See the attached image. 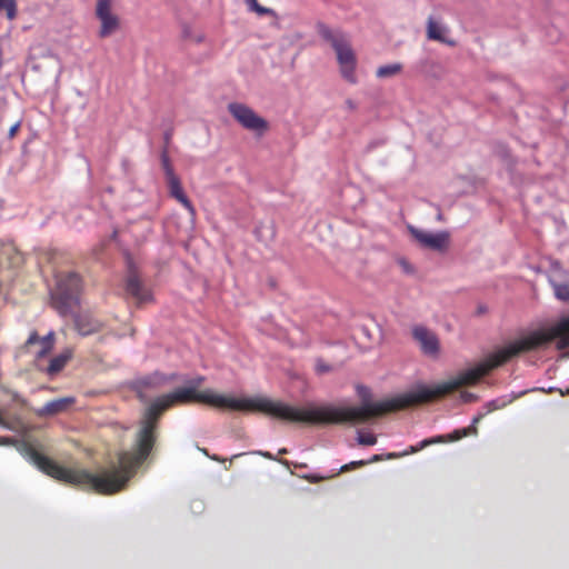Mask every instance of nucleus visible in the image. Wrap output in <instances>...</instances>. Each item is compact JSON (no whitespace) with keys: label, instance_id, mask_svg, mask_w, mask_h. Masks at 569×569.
<instances>
[{"label":"nucleus","instance_id":"4468645a","mask_svg":"<svg viewBox=\"0 0 569 569\" xmlns=\"http://www.w3.org/2000/svg\"><path fill=\"white\" fill-rule=\"evenodd\" d=\"M74 403V398H59L47 402L40 410V416H54L66 411L71 405Z\"/></svg>","mask_w":569,"mask_h":569},{"label":"nucleus","instance_id":"4be33fe9","mask_svg":"<svg viewBox=\"0 0 569 569\" xmlns=\"http://www.w3.org/2000/svg\"><path fill=\"white\" fill-rule=\"evenodd\" d=\"M552 288L557 299L561 301H569V284L552 282Z\"/></svg>","mask_w":569,"mask_h":569},{"label":"nucleus","instance_id":"2f4dec72","mask_svg":"<svg viewBox=\"0 0 569 569\" xmlns=\"http://www.w3.org/2000/svg\"><path fill=\"white\" fill-rule=\"evenodd\" d=\"M204 382V377L199 376L190 381V386H196V389H198L199 386H201Z\"/></svg>","mask_w":569,"mask_h":569},{"label":"nucleus","instance_id":"aec40b11","mask_svg":"<svg viewBox=\"0 0 569 569\" xmlns=\"http://www.w3.org/2000/svg\"><path fill=\"white\" fill-rule=\"evenodd\" d=\"M6 10L9 20H14L18 14L17 0H0V11Z\"/></svg>","mask_w":569,"mask_h":569},{"label":"nucleus","instance_id":"6e6552de","mask_svg":"<svg viewBox=\"0 0 569 569\" xmlns=\"http://www.w3.org/2000/svg\"><path fill=\"white\" fill-rule=\"evenodd\" d=\"M412 237L423 247L433 251L443 252L449 246V233L440 231L431 233L410 227Z\"/></svg>","mask_w":569,"mask_h":569},{"label":"nucleus","instance_id":"5701e85b","mask_svg":"<svg viewBox=\"0 0 569 569\" xmlns=\"http://www.w3.org/2000/svg\"><path fill=\"white\" fill-rule=\"evenodd\" d=\"M367 465H368V461H365V460L351 461L349 463L341 466L338 473L348 472V471L355 470L357 468L365 467Z\"/></svg>","mask_w":569,"mask_h":569},{"label":"nucleus","instance_id":"39448f33","mask_svg":"<svg viewBox=\"0 0 569 569\" xmlns=\"http://www.w3.org/2000/svg\"><path fill=\"white\" fill-rule=\"evenodd\" d=\"M318 32L322 39L328 41L336 51L342 77L350 83L357 82L356 64L357 59L348 38L340 31H333L325 24H320Z\"/></svg>","mask_w":569,"mask_h":569},{"label":"nucleus","instance_id":"b1692460","mask_svg":"<svg viewBox=\"0 0 569 569\" xmlns=\"http://www.w3.org/2000/svg\"><path fill=\"white\" fill-rule=\"evenodd\" d=\"M358 442L362 446H373L377 442V437L373 433H360Z\"/></svg>","mask_w":569,"mask_h":569},{"label":"nucleus","instance_id":"c85d7f7f","mask_svg":"<svg viewBox=\"0 0 569 569\" xmlns=\"http://www.w3.org/2000/svg\"><path fill=\"white\" fill-rule=\"evenodd\" d=\"M505 406V402H500L499 400H492L487 403L488 412L500 409Z\"/></svg>","mask_w":569,"mask_h":569},{"label":"nucleus","instance_id":"a878e982","mask_svg":"<svg viewBox=\"0 0 569 569\" xmlns=\"http://www.w3.org/2000/svg\"><path fill=\"white\" fill-rule=\"evenodd\" d=\"M333 476H329V477H323V476H319V475H315V473H310V475H306L303 476V478L306 480H308L310 483H318L322 480H326V479H330L332 478Z\"/></svg>","mask_w":569,"mask_h":569},{"label":"nucleus","instance_id":"9b49d317","mask_svg":"<svg viewBox=\"0 0 569 569\" xmlns=\"http://www.w3.org/2000/svg\"><path fill=\"white\" fill-rule=\"evenodd\" d=\"M74 328L81 336H89L99 332L103 323L89 313L74 315Z\"/></svg>","mask_w":569,"mask_h":569},{"label":"nucleus","instance_id":"0eeeda50","mask_svg":"<svg viewBox=\"0 0 569 569\" xmlns=\"http://www.w3.org/2000/svg\"><path fill=\"white\" fill-rule=\"evenodd\" d=\"M96 16L101 22L100 38H107L119 29L120 20L112 12V0H97Z\"/></svg>","mask_w":569,"mask_h":569},{"label":"nucleus","instance_id":"f03ea898","mask_svg":"<svg viewBox=\"0 0 569 569\" xmlns=\"http://www.w3.org/2000/svg\"><path fill=\"white\" fill-rule=\"evenodd\" d=\"M512 342L490 353L476 367L460 372L456 378L438 383L433 388L425 386L378 402H363L359 407L330 406L331 425L363 423L383 415L438 400L463 386H473L491 370L517 357Z\"/></svg>","mask_w":569,"mask_h":569},{"label":"nucleus","instance_id":"bb28decb","mask_svg":"<svg viewBox=\"0 0 569 569\" xmlns=\"http://www.w3.org/2000/svg\"><path fill=\"white\" fill-rule=\"evenodd\" d=\"M330 369H331L330 366L325 363V361L322 359H317V361H316V371L318 373L328 372V371H330Z\"/></svg>","mask_w":569,"mask_h":569},{"label":"nucleus","instance_id":"f704fd0d","mask_svg":"<svg viewBox=\"0 0 569 569\" xmlns=\"http://www.w3.org/2000/svg\"><path fill=\"white\" fill-rule=\"evenodd\" d=\"M260 456L267 458V459H274L273 456L270 453V452H263V451H259L258 452Z\"/></svg>","mask_w":569,"mask_h":569},{"label":"nucleus","instance_id":"393cba45","mask_svg":"<svg viewBox=\"0 0 569 569\" xmlns=\"http://www.w3.org/2000/svg\"><path fill=\"white\" fill-rule=\"evenodd\" d=\"M250 8L259 14H267L270 12L269 9L261 7L257 0H247Z\"/></svg>","mask_w":569,"mask_h":569},{"label":"nucleus","instance_id":"20e7f679","mask_svg":"<svg viewBox=\"0 0 569 569\" xmlns=\"http://www.w3.org/2000/svg\"><path fill=\"white\" fill-rule=\"evenodd\" d=\"M555 340L557 341V348L559 350L569 347V316L561 318L549 328L529 332L512 341V345L519 356L523 352L540 349Z\"/></svg>","mask_w":569,"mask_h":569},{"label":"nucleus","instance_id":"c9c22d12","mask_svg":"<svg viewBox=\"0 0 569 569\" xmlns=\"http://www.w3.org/2000/svg\"><path fill=\"white\" fill-rule=\"evenodd\" d=\"M170 139H171V133L170 132H166L164 133V141H166V144H168L170 142Z\"/></svg>","mask_w":569,"mask_h":569},{"label":"nucleus","instance_id":"f8f14e48","mask_svg":"<svg viewBox=\"0 0 569 569\" xmlns=\"http://www.w3.org/2000/svg\"><path fill=\"white\" fill-rule=\"evenodd\" d=\"M167 183L170 196L174 198L177 201H179L190 212L191 216H194L196 209L192 202L186 196L179 177L176 176L170 179H167Z\"/></svg>","mask_w":569,"mask_h":569},{"label":"nucleus","instance_id":"ddd939ff","mask_svg":"<svg viewBox=\"0 0 569 569\" xmlns=\"http://www.w3.org/2000/svg\"><path fill=\"white\" fill-rule=\"evenodd\" d=\"M448 29L438 23L433 18H429L427 22V36L430 40L455 47L457 42L446 36Z\"/></svg>","mask_w":569,"mask_h":569},{"label":"nucleus","instance_id":"9d476101","mask_svg":"<svg viewBox=\"0 0 569 569\" xmlns=\"http://www.w3.org/2000/svg\"><path fill=\"white\" fill-rule=\"evenodd\" d=\"M126 291L137 300L138 305L152 300L151 291L143 286L134 270H130L126 281Z\"/></svg>","mask_w":569,"mask_h":569},{"label":"nucleus","instance_id":"72a5a7b5","mask_svg":"<svg viewBox=\"0 0 569 569\" xmlns=\"http://www.w3.org/2000/svg\"><path fill=\"white\" fill-rule=\"evenodd\" d=\"M382 460V456L381 455H373L368 461V465L369 463H373V462H378V461H381Z\"/></svg>","mask_w":569,"mask_h":569},{"label":"nucleus","instance_id":"1a4fd4ad","mask_svg":"<svg viewBox=\"0 0 569 569\" xmlns=\"http://www.w3.org/2000/svg\"><path fill=\"white\" fill-rule=\"evenodd\" d=\"M413 339L420 345L425 355L437 357L440 350L439 339L436 333L423 326L412 329Z\"/></svg>","mask_w":569,"mask_h":569},{"label":"nucleus","instance_id":"c756f323","mask_svg":"<svg viewBox=\"0 0 569 569\" xmlns=\"http://www.w3.org/2000/svg\"><path fill=\"white\" fill-rule=\"evenodd\" d=\"M20 126H21L20 121L16 122L13 126H11V128L9 129V132H8L9 139H13L17 136V133L20 129Z\"/></svg>","mask_w":569,"mask_h":569},{"label":"nucleus","instance_id":"7ed1b4c3","mask_svg":"<svg viewBox=\"0 0 569 569\" xmlns=\"http://www.w3.org/2000/svg\"><path fill=\"white\" fill-rule=\"evenodd\" d=\"M83 280L79 273L62 271L56 274V286L51 290V306L62 317L73 315L81 305Z\"/></svg>","mask_w":569,"mask_h":569},{"label":"nucleus","instance_id":"6ab92c4d","mask_svg":"<svg viewBox=\"0 0 569 569\" xmlns=\"http://www.w3.org/2000/svg\"><path fill=\"white\" fill-rule=\"evenodd\" d=\"M41 349L37 353V359L44 358L48 356L53 347H54V332H49L47 336L42 337L40 340Z\"/></svg>","mask_w":569,"mask_h":569},{"label":"nucleus","instance_id":"dca6fc26","mask_svg":"<svg viewBox=\"0 0 569 569\" xmlns=\"http://www.w3.org/2000/svg\"><path fill=\"white\" fill-rule=\"evenodd\" d=\"M482 417H483V415H478L477 417H475L472 419L471 426L453 430L451 433L446 436L447 440L448 441H458L465 437L477 435L478 433L477 423H479V421L482 419Z\"/></svg>","mask_w":569,"mask_h":569},{"label":"nucleus","instance_id":"f3484780","mask_svg":"<svg viewBox=\"0 0 569 569\" xmlns=\"http://www.w3.org/2000/svg\"><path fill=\"white\" fill-rule=\"evenodd\" d=\"M441 441H445V437H438V438H431V439H425L420 442L419 446H411L410 449L403 453H396V452H391V453H388L386 456L387 459H397V458H400L402 456H406L408 453H416L417 451L423 449L425 447L429 446V445H432V443H436V442H441Z\"/></svg>","mask_w":569,"mask_h":569},{"label":"nucleus","instance_id":"a211bd4d","mask_svg":"<svg viewBox=\"0 0 569 569\" xmlns=\"http://www.w3.org/2000/svg\"><path fill=\"white\" fill-rule=\"evenodd\" d=\"M402 71V64L401 63H391L381 66L377 69L376 76L380 79L385 78H391L397 74H399Z\"/></svg>","mask_w":569,"mask_h":569},{"label":"nucleus","instance_id":"cd10ccee","mask_svg":"<svg viewBox=\"0 0 569 569\" xmlns=\"http://www.w3.org/2000/svg\"><path fill=\"white\" fill-rule=\"evenodd\" d=\"M478 397L475 393L463 391L461 392V400L463 402H475L477 401Z\"/></svg>","mask_w":569,"mask_h":569},{"label":"nucleus","instance_id":"423d86ee","mask_svg":"<svg viewBox=\"0 0 569 569\" xmlns=\"http://www.w3.org/2000/svg\"><path fill=\"white\" fill-rule=\"evenodd\" d=\"M228 111L242 128L259 136L269 129L268 121L244 103L231 102L228 104Z\"/></svg>","mask_w":569,"mask_h":569},{"label":"nucleus","instance_id":"f257e3e1","mask_svg":"<svg viewBox=\"0 0 569 569\" xmlns=\"http://www.w3.org/2000/svg\"><path fill=\"white\" fill-rule=\"evenodd\" d=\"M177 403H202L218 409L259 411L277 419L310 425H331L330 406L298 408L268 398H233L211 389L198 390L196 386L179 388L153 400L144 410L132 451H122L118 463H110L91 472L83 468L63 467L29 447L27 453L42 472L67 485L100 495H114L126 489L130 479L151 453L158 435V425L166 410Z\"/></svg>","mask_w":569,"mask_h":569},{"label":"nucleus","instance_id":"412c9836","mask_svg":"<svg viewBox=\"0 0 569 569\" xmlns=\"http://www.w3.org/2000/svg\"><path fill=\"white\" fill-rule=\"evenodd\" d=\"M161 164H162V169L166 174V179H170V178L177 176L174 173L173 167L170 162V158H169L167 148H164L163 151L161 152Z\"/></svg>","mask_w":569,"mask_h":569},{"label":"nucleus","instance_id":"473e14b6","mask_svg":"<svg viewBox=\"0 0 569 569\" xmlns=\"http://www.w3.org/2000/svg\"><path fill=\"white\" fill-rule=\"evenodd\" d=\"M345 103L346 107L351 111H355L357 109V103L352 99H347Z\"/></svg>","mask_w":569,"mask_h":569},{"label":"nucleus","instance_id":"e433bc0d","mask_svg":"<svg viewBox=\"0 0 569 569\" xmlns=\"http://www.w3.org/2000/svg\"><path fill=\"white\" fill-rule=\"evenodd\" d=\"M279 453H280V455L287 453V449H286V448L280 449V450H279Z\"/></svg>","mask_w":569,"mask_h":569},{"label":"nucleus","instance_id":"7c9ffc66","mask_svg":"<svg viewBox=\"0 0 569 569\" xmlns=\"http://www.w3.org/2000/svg\"><path fill=\"white\" fill-rule=\"evenodd\" d=\"M41 338L38 336L36 331H32L26 342V346H32L37 342H40Z\"/></svg>","mask_w":569,"mask_h":569},{"label":"nucleus","instance_id":"4c0bfd02","mask_svg":"<svg viewBox=\"0 0 569 569\" xmlns=\"http://www.w3.org/2000/svg\"><path fill=\"white\" fill-rule=\"evenodd\" d=\"M2 244V241L0 240V246Z\"/></svg>","mask_w":569,"mask_h":569},{"label":"nucleus","instance_id":"2eb2a0df","mask_svg":"<svg viewBox=\"0 0 569 569\" xmlns=\"http://www.w3.org/2000/svg\"><path fill=\"white\" fill-rule=\"evenodd\" d=\"M72 355V350L68 348L58 356L53 357L50 360L49 366L44 369L46 373L50 377L58 375L71 360Z\"/></svg>","mask_w":569,"mask_h":569}]
</instances>
